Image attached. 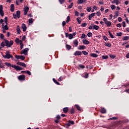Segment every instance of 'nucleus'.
Returning a JSON list of instances; mask_svg holds the SVG:
<instances>
[{"mask_svg": "<svg viewBox=\"0 0 129 129\" xmlns=\"http://www.w3.org/2000/svg\"><path fill=\"white\" fill-rule=\"evenodd\" d=\"M91 57H93V58H97L98 57V55L96 53H91L90 54Z\"/></svg>", "mask_w": 129, "mask_h": 129, "instance_id": "24", "label": "nucleus"}, {"mask_svg": "<svg viewBox=\"0 0 129 129\" xmlns=\"http://www.w3.org/2000/svg\"><path fill=\"white\" fill-rule=\"evenodd\" d=\"M83 43L85 45H88L89 44L90 42L86 39H84L83 40Z\"/></svg>", "mask_w": 129, "mask_h": 129, "instance_id": "23", "label": "nucleus"}, {"mask_svg": "<svg viewBox=\"0 0 129 129\" xmlns=\"http://www.w3.org/2000/svg\"><path fill=\"white\" fill-rule=\"evenodd\" d=\"M103 21H104L107 27H110L111 26V22L110 21H107V19L106 18H104Z\"/></svg>", "mask_w": 129, "mask_h": 129, "instance_id": "6", "label": "nucleus"}, {"mask_svg": "<svg viewBox=\"0 0 129 129\" xmlns=\"http://www.w3.org/2000/svg\"><path fill=\"white\" fill-rule=\"evenodd\" d=\"M75 16H76V17H78V16H79V12L77 11H75Z\"/></svg>", "mask_w": 129, "mask_h": 129, "instance_id": "58", "label": "nucleus"}, {"mask_svg": "<svg viewBox=\"0 0 129 129\" xmlns=\"http://www.w3.org/2000/svg\"><path fill=\"white\" fill-rule=\"evenodd\" d=\"M1 47H2V48H4V47H5V46L6 45V43H5V42H3L1 43Z\"/></svg>", "mask_w": 129, "mask_h": 129, "instance_id": "53", "label": "nucleus"}, {"mask_svg": "<svg viewBox=\"0 0 129 129\" xmlns=\"http://www.w3.org/2000/svg\"><path fill=\"white\" fill-rule=\"evenodd\" d=\"M18 79L21 81H24L26 79V76L25 75H20L18 77Z\"/></svg>", "mask_w": 129, "mask_h": 129, "instance_id": "12", "label": "nucleus"}, {"mask_svg": "<svg viewBox=\"0 0 129 129\" xmlns=\"http://www.w3.org/2000/svg\"><path fill=\"white\" fill-rule=\"evenodd\" d=\"M73 43H74V45L75 47H78V44L79 42H78V40H76L75 41H73Z\"/></svg>", "mask_w": 129, "mask_h": 129, "instance_id": "22", "label": "nucleus"}, {"mask_svg": "<svg viewBox=\"0 0 129 129\" xmlns=\"http://www.w3.org/2000/svg\"><path fill=\"white\" fill-rule=\"evenodd\" d=\"M118 16V12L117 11L115 13V15H114L113 17L114 18V19H116V18H117Z\"/></svg>", "mask_w": 129, "mask_h": 129, "instance_id": "40", "label": "nucleus"}, {"mask_svg": "<svg viewBox=\"0 0 129 129\" xmlns=\"http://www.w3.org/2000/svg\"><path fill=\"white\" fill-rule=\"evenodd\" d=\"M99 5H103L104 3L103 1H99Z\"/></svg>", "mask_w": 129, "mask_h": 129, "instance_id": "62", "label": "nucleus"}, {"mask_svg": "<svg viewBox=\"0 0 129 129\" xmlns=\"http://www.w3.org/2000/svg\"><path fill=\"white\" fill-rule=\"evenodd\" d=\"M70 113L71 114H74L75 113V109L73 107L70 109Z\"/></svg>", "mask_w": 129, "mask_h": 129, "instance_id": "27", "label": "nucleus"}, {"mask_svg": "<svg viewBox=\"0 0 129 129\" xmlns=\"http://www.w3.org/2000/svg\"><path fill=\"white\" fill-rule=\"evenodd\" d=\"M79 68H81V69H84V68H85V66L83 64H80L79 66Z\"/></svg>", "mask_w": 129, "mask_h": 129, "instance_id": "41", "label": "nucleus"}, {"mask_svg": "<svg viewBox=\"0 0 129 129\" xmlns=\"http://www.w3.org/2000/svg\"><path fill=\"white\" fill-rule=\"evenodd\" d=\"M5 44L6 47H12V46L14 45V41L13 40H11L10 41H9V40H6Z\"/></svg>", "mask_w": 129, "mask_h": 129, "instance_id": "5", "label": "nucleus"}, {"mask_svg": "<svg viewBox=\"0 0 129 129\" xmlns=\"http://www.w3.org/2000/svg\"><path fill=\"white\" fill-rule=\"evenodd\" d=\"M70 21V16H68L67 17V20H66V23H69Z\"/></svg>", "mask_w": 129, "mask_h": 129, "instance_id": "47", "label": "nucleus"}, {"mask_svg": "<svg viewBox=\"0 0 129 129\" xmlns=\"http://www.w3.org/2000/svg\"><path fill=\"white\" fill-rule=\"evenodd\" d=\"M100 111L101 113H106V109L104 108H101Z\"/></svg>", "mask_w": 129, "mask_h": 129, "instance_id": "20", "label": "nucleus"}, {"mask_svg": "<svg viewBox=\"0 0 129 129\" xmlns=\"http://www.w3.org/2000/svg\"><path fill=\"white\" fill-rule=\"evenodd\" d=\"M75 107H76L77 110H79V111H81V107L77 104L75 105Z\"/></svg>", "mask_w": 129, "mask_h": 129, "instance_id": "30", "label": "nucleus"}, {"mask_svg": "<svg viewBox=\"0 0 129 129\" xmlns=\"http://www.w3.org/2000/svg\"><path fill=\"white\" fill-rule=\"evenodd\" d=\"M129 39V37L128 36H125L123 37L122 40L123 41H127V40Z\"/></svg>", "mask_w": 129, "mask_h": 129, "instance_id": "38", "label": "nucleus"}, {"mask_svg": "<svg viewBox=\"0 0 129 129\" xmlns=\"http://www.w3.org/2000/svg\"><path fill=\"white\" fill-rule=\"evenodd\" d=\"M93 29H94V30H98L99 29V26H98L97 25H94Z\"/></svg>", "mask_w": 129, "mask_h": 129, "instance_id": "39", "label": "nucleus"}, {"mask_svg": "<svg viewBox=\"0 0 129 129\" xmlns=\"http://www.w3.org/2000/svg\"><path fill=\"white\" fill-rule=\"evenodd\" d=\"M108 34L110 38H111L112 39H113V38H114V36H113V35H112L111 32H110L109 31H108Z\"/></svg>", "mask_w": 129, "mask_h": 129, "instance_id": "35", "label": "nucleus"}, {"mask_svg": "<svg viewBox=\"0 0 129 129\" xmlns=\"http://www.w3.org/2000/svg\"><path fill=\"white\" fill-rule=\"evenodd\" d=\"M88 76H89V75H88V73H86L85 76H84V77L85 78H88Z\"/></svg>", "mask_w": 129, "mask_h": 129, "instance_id": "64", "label": "nucleus"}, {"mask_svg": "<svg viewBox=\"0 0 129 129\" xmlns=\"http://www.w3.org/2000/svg\"><path fill=\"white\" fill-rule=\"evenodd\" d=\"M25 73H27V74H28V75H31V72H30L29 71H25Z\"/></svg>", "mask_w": 129, "mask_h": 129, "instance_id": "59", "label": "nucleus"}, {"mask_svg": "<svg viewBox=\"0 0 129 129\" xmlns=\"http://www.w3.org/2000/svg\"><path fill=\"white\" fill-rule=\"evenodd\" d=\"M29 7L28 6H25L24 9V16H26V15L28 14V12H29Z\"/></svg>", "mask_w": 129, "mask_h": 129, "instance_id": "9", "label": "nucleus"}, {"mask_svg": "<svg viewBox=\"0 0 129 129\" xmlns=\"http://www.w3.org/2000/svg\"><path fill=\"white\" fill-rule=\"evenodd\" d=\"M73 7V3H71V4L68 7V9H72Z\"/></svg>", "mask_w": 129, "mask_h": 129, "instance_id": "48", "label": "nucleus"}, {"mask_svg": "<svg viewBox=\"0 0 129 129\" xmlns=\"http://www.w3.org/2000/svg\"><path fill=\"white\" fill-rule=\"evenodd\" d=\"M77 3L79 5L83 4V3H86V0H78Z\"/></svg>", "mask_w": 129, "mask_h": 129, "instance_id": "25", "label": "nucleus"}, {"mask_svg": "<svg viewBox=\"0 0 129 129\" xmlns=\"http://www.w3.org/2000/svg\"><path fill=\"white\" fill-rule=\"evenodd\" d=\"M15 42L16 44H20V49L24 48V44H23V41L22 40H20L18 38H17L15 40Z\"/></svg>", "mask_w": 129, "mask_h": 129, "instance_id": "3", "label": "nucleus"}, {"mask_svg": "<svg viewBox=\"0 0 129 129\" xmlns=\"http://www.w3.org/2000/svg\"><path fill=\"white\" fill-rule=\"evenodd\" d=\"M91 7H88L87 8V12H88L89 13L91 11Z\"/></svg>", "mask_w": 129, "mask_h": 129, "instance_id": "50", "label": "nucleus"}, {"mask_svg": "<svg viewBox=\"0 0 129 129\" xmlns=\"http://www.w3.org/2000/svg\"><path fill=\"white\" fill-rule=\"evenodd\" d=\"M87 36H88V37H92V33H91V32H89V33L87 34Z\"/></svg>", "mask_w": 129, "mask_h": 129, "instance_id": "54", "label": "nucleus"}, {"mask_svg": "<svg viewBox=\"0 0 129 129\" xmlns=\"http://www.w3.org/2000/svg\"><path fill=\"white\" fill-rule=\"evenodd\" d=\"M64 79V77H60L58 79V81L61 82L62 81V80H63Z\"/></svg>", "mask_w": 129, "mask_h": 129, "instance_id": "46", "label": "nucleus"}, {"mask_svg": "<svg viewBox=\"0 0 129 129\" xmlns=\"http://www.w3.org/2000/svg\"><path fill=\"white\" fill-rule=\"evenodd\" d=\"M0 68H5V66H4V63H3V61L1 60H0Z\"/></svg>", "mask_w": 129, "mask_h": 129, "instance_id": "34", "label": "nucleus"}, {"mask_svg": "<svg viewBox=\"0 0 129 129\" xmlns=\"http://www.w3.org/2000/svg\"><path fill=\"white\" fill-rule=\"evenodd\" d=\"M116 27L118 28H121V24L120 23H118L116 25Z\"/></svg>", "mask_w": 129, "mask_h": 129, "instance_id": "60", "label": "nucleus"}, {"mask_svg": "<svg viewBox=\"0 0 129 129\" xmlns=\"http://www.w3.org/2000/svg\"><path fill=\"white\" fill-rule=\"evenodd\" d=\"M2 56L5 59H11V58L14 59V56H13L9 51H7L5 53V55L2 54Z\"/></svg>", "mask_w": 129, "mask_h": 129, "instance_id": "2", "label": "nucleus"}, {"mask_svg": "<svg viewBox=\"0 0 129 129\" xmlns=\"http://www.w3.org/2000/svg\"><path fill=\"white\" fill-rule=\"evenodd\" d=\"M4 7L3 5L0 6V15L2 17H4L5 16V13H4Z\"/></svg>", "mask_w": 129, "mask_h": 129, "instance_id": "7", "label": "nucleus"}, {"mask_svg": "<svg viewBox=\"0 0 129 129\" xmlns=\"http://www.w3.org/2000/svg\"><path fill=\"white\" fill-rule=\"evenodd\" d=\"M105 46H106L107 47H111V44H110V43L105 42Z\"/></svg>", "mask_w": 129, "mask_h": 129, "instance_id": "37", "label": "nucleus"}, {"mask_svg": "<svg viewBox=\"0 0 129 129\" xmlns=\"http://www.w3.org/2000/svg\"><path fill=\"white\" fill-rule=\"evenodd\" d=\"M53 82H54V83H55V84H57V85H60V83H59L58 81H57V80H56V79H55L54 78H53L52 79Z\"/></svg>", "mask_w": 129, "mask_h": 129, "instance_id": "32", "label": "nucleus"}, {"mask_svg": "<svg viewBox=\"0 0 129 129\" xmlns=\"http://www.w3.org/2000/svg\"><path fill=\"white\" fill-rule=\"evenodd\" d=\"M59 3L60 5H63L64 3H65V0H58Z\"/></svg>", "mask_w": 129, "mask_h": 129, "instance_id": "43", "label": "nucleus"}, {"mask_svg": "<svg viewBox=\"0 0 129 129\" xmlns=\"http://www.w3.org/2000/svg\"><path fill=\"white\" fill-rule=\"evenodd\" d=\"M15 11V5L14 4H12L11 5V12L12 13Z\"/></svg>", "mask_w": 129, "mask_h": 129, "instance_id": "21", "label": "nucleus"}, {"mask_svg": "<svg viewBox=\"0 0 129 129\" xmlns=\"http://www.w3.org/2000/svg\"><path fill=\"white\" fill-rule=\"evenodd\" d=\"M71 124H74V121L69 120L68 123H67L66 125L68 126H70V125H71Z\"/></svg>", "mask_w": 129, "mask_h": 129, "instance_id": "14", "label": "nucleus"}, {"mask_svg": "<svg viewBox=\"0 0 129 129\" xmlns=\"http://www.w3.org/2000/svg\"><path fill=\"white\" fill-rule=\"evenodd\" d=\"M13 17L14 19L16 20V19H20L21 18V11H17L16 13H13Z\"/></svg>", "mask_w": 129, "mask_h": 129, "instance_id": "4", "label": "nucleus"}, {"mask_svg": "<svg viewBox=\"0 0 129 129\" xmlns=\"http://www.w3.org/2000/svg\"><path fill=\"white\" fill-rule=\"evenodd\" d=\"M110 8H111V10H115L116 7H115V5H112L110 6Z\"/></svg>", "mask_w": 129, "mask_h": 129, "instance_id": "45", "label": "nucleus"}, {"mask_svg": "<svg viewBox=\"0 0 129 129\" xmlns=\"http://www.w3.org/2000/svg\"><path fill=\"white\" fill-rule=\"evenodd\" d=\"M118 22H120L122 21V19L121 18V17H118Z\"/></svg>", "mask_w": 129, "mask_h": 129, "instance_id": "63", "label": "nucleus"}, {"mask_svg": "<svg viewBox=\"0 0 129 129\" xmlns=\"http://www.w3.org/2000/svg\"><path fill=\"white\" fill-rule=\"evenodd\" d=\"M109 119L110 120H115L117 119V117H112L111 118H110Z\"/></svg>", "mask_w": 129, "mask_h": 129, "instance_id": "44", "label": "nucleus"}, {"mask_svg": "<svg viewBox=\"0 0 129 129\" xmlns=\"http://www.w3.org/2000/svg\"><path fill=\"white\" fill-rule=\"evenodd\" d=\"M86 38H87V36L85 35V34L83 33L81 36V39H86Z\"/></svg>", "mask_w": 129, "mask_h": 129, "instance_id": "33", "label": "nucleus"}, {"mask_svg": "<svg viewBox=\"0 0 129 129\" xmlns=\"http://www.w3.org/2000/svg\"><path fill=\"white\" fill-rule=\"evenodd\" d=\"M17 65H20V66H22V67H26V64L24 62H17Z\"/></svg>", "mask_w": 129, "mask_h": 129, "instance_id": "17", "label": "nucleus"}, {"mask_svg": "<svg viewBox=\"0 0 129 129\" xmlns=\"http://www.w3.org/2000/svg\"><path fill=\"white\" fill-rule=\"evenodd\" d=\"M28 22L29 24H33V18L29 19Z\"/></svg>", "mask_w": 129, "mask_h": 129, "instance_id": "55", "label": "nucleus"}, {"mask_svg": "<svg viewBox=\"0 0 129 129\" xmlns=\"http://www.w3.org/2000/svg\"><path fill=\"white\" fill-rule=\"evenodd\" d=\"M87 26V23H84L81 24V27H84Z\"/></svg>", "mask_w": 129, "mask_h": 129, "instance_id": "52", "label": "nucleus"}, {"mask_svg": "<svg viewBox=\"0 0 129 129\" xmlns=\"http://www.w3.org/2000/svg\"><path fill=\"white\" fill-rule=\"evenodd\" d=\"M66 48H67V50H70V49H71V48H72V46H71V45H70L69 44H67L66 45Z\"/></svg>", "mask_w": 129, "mask_h": 129, "instance_id": "36", "label": "nucleus"}, {"mask_svg": "<svg viewBox=\"0 0 129 129\" xmlns=\"http://www.w3.org/2000/svg\"><path fill=\"white\" fill-rule=\"evenodd\" d=\"M62 110L64 112V113H67L68 111H69V107H64L62 109Z\"/></svg>", "mask_w": 129, "mask_h": 129, "instance_id": "16", "label": "nucleus"}, {"mask_svg": "<svg viewBox=\"0 0 129 129\" xmlns=\"http://www.w3.org/2000/svg\"><path fill=\"white\" fill-rule=\"evenodd\" d=\"M82 53L84 55H88V52H87L86 51H83Z\"/></svg>", "mask_w": 129, "mask_h": 129, "instance_id": "56", "label": "nucleus"}, {"mask_svg": "<svg viewBox=\"0 0 129 129\" xmlns=\"http://www.w3.org/2000/svg\"><path fill=\"white\" fill-rule=\"evenodd\" d=\"M74 55L75 56H81V55H82V52H81V51H76Z\"/></svg>", "mask_w": 129, "mask_h": 129, "instance_id": "13", "label": "nucleus"}, {"mask_svg": "<svg viewBox=\"0 0 129 129\" xmlns=\"http://www.w3.org/2000/svg\"><path fill=\"white\" fill-rule=\"evenodd\" d=\"M5 23L6 24H8V17H5Z\"/></svg>", "mask_w": 129, "mask_h": 129, "instance_id": "61", "label": "nucleus"}, {"mask_svg": "<svg viewBox=\"0 0 129 129\" xmlns=\"http://www.w3.org/2000/svg\"><path fill=\"white\" fill-rule=\"evenodd\" d=\"M17 34H21V29H20V26L18 25L17 27Z\"/></svg>", "mask_w": 129, "mask_h": 129, "instance_id": "31", "label": "nucleus"}, {"mask_svg": "<svg viewBox=\"0 0 129 129\" xmlns=\"http://www.w3.org/2000/svg\"><path fill=\"white\" fill-rule=\"evenodd\" d=\"M3 28L4 29L8 31V30H9V27H8V24H6V25L4 27V24H3Z\"/></svg>", "mask_w": 129, "mask_h": 129, "instance_id": "29", "label": "nucleus"}, {"mask_svg": "<svg viewBox=\"0 0 129 129\" xmlns=\"http://www.w3.org/2000/svg\"><path fill=\"white\" fill-rule=\"evenodd\" d=\"M109 57L112 58V59H114L115 58V55L112 54H109Z\"/></svg>", "mask_w": 129, "mask_h": 129, "instance_id": "57", "label": "nucleus"}, {"mask_svg": "<svg viewBox=\"0 0 129 129\" xmlns=\"http://www.w3.org/2000/svg\"><path fill=\"white\" fill-rule=\"evenodd\" d=\"M22 29L23 32H26V31H27V26H26V25L24 23L22 24Z\"/></svg>", "mask_w": 129, "mask_h": 129, "instance_id": "19", "label": "nucleus"}, {"mask_svg": "<svg viewBox=\"0 0 129 129\" xmlns=\"http://www.w3.org/2000/svg\"><path fill=\"white\" fill-rule=\"evenodd\" d=\"M95 15H96L95 13H93L91 14L89 16V20L90 21H91V19H92V18H93V17H94L95 16Z\"/></svg>", "mask_w": 129, "mask_h": 129, "instance_id": "15", "label": "nucleus"}, {"mask_svg": "<svg viewBox=\"0 0 129 129\" xmlns=\"http://www.w3.org/2000/svg\"><path fill=\"white\" fill-rule=\"evenodd\" d=\"M15 58L16 59H21V60H22V61H24V60H25V57L24 56V55H15Z\"/></svg>", "mask_w": 129, "mask_h": 129, "instance_id": "8", "label": "nucleus"}, {"mask_svg": "<svg viewBox=\"0 0 129 129\" xmlns=\"http://www.w3.org/2000/svg\"><path fill=\"white\" fill-rule=\"evenodd\" d=\"M102 59H108V56L107 55H103L102 56Z\"/></svg>", "mask_w": 129, "mask_h": 129, "instance_id": "51", "label": "nucleus"}, {"mask_svg": "<svg viewBox=\"0 0 129 129\" xmlns=\"http://www.w3.org/2000/svg\"><path fill=\"white\" fill-rule=\"evenodd\" d=\"M5 64L6 66H8V67H12V68H15L16 70H19V71L23 70V68L22 67H19L18 66L12 65L11 63L6 62Z\"/></svg>", "mask_w": 129, "mask_h": 129, "instance_id": "1", "label": "nucleus"}, {"mask_svg": "<svg viewBox=\"0 0 129 129\" xmlns=\"http://www.w3.org/2000/svg\"><path fill=\"white\" fill-rule=\"evenodd\" d=\"M102 37L105 41H108V38H107V37H106V36L104 35L102 36Z\"/></svg>", "mask_w": 129, "mask_h": 129, "instance_id": "42", "label": "nucleus"}, {"mask_svg": "<svg viewBox=\"0 0 129 129\" xmlns=\"http://www.w3.org/2000/svg\"><path fill=\"white\" fill-rule=\"evenodd\" d=\"M65 36H66V38L69 37L70 40H72V39H73V38H74L73 35H72V34H69L68 33H66Z\"/></svg>", "mask_w": 129, "mask_h": 129, "instance_id": "10", "label": "nucleus"}, {"mask_svg": "<svg viewBox=\"0 0 129 129\" xmlns=\"http://www.w3.org/2000/svg\"><path fill=\"white\" fill-rule=\"evenodd\" d=\"M86 46L85 45H80L78 48V50H83V49H86Z\"/></svg>", "mask_w": 129, "mask_h": 129, "instance_id": "18", "label": "nucleus"}, {"mask_svg": "<svg viewBox=\"0 0 129 129\" xmlns=\"http://www.w3.org/2000/svg\"><path fill=\"white\" fill-rule=\"evenodd\" d=\"M28 51H29V48H26L22 51L21 54H24V55H27Z\"/></svg>", "mask_w": 129, "mask_h": 129, "instance_id": "11", "label": "nucleus"}, {"mask_svg": "<svg viewBox=\"0 0 129 129\" xmlns=\"http://www.w3.org/2000/svg\"><path fill=\"white\" fill-rule=\"evenodd\" d=\"M77 21L78 24H81V22H82V19H81V18L78 17L77 18Z\"/></svg>", "mask_w": 129, "mask_h": 129, "instance_id": "28", "label": "nucleus"}, {"mask_svg": "<svg viewBox=\"0 0 129 129\" xmlns=\"http://www.w3.org/2000/svg\"><path fill=\"white\" fill-rule=\"evenodd\" d=\"M122 35V33L121 32H119L116 33V36H117V37H121Z\"/></svg>", "mask_w": 129, "mask_h": 129, "instance_id": "49", "label": "nucleus"}, {"mask_svg": "<svg viewBox=\"0 0 129 129\" xmlns=\"http://www.w3.org/2000/svg\"><path fill=\"white\" fill-rule=\"evenodd\" d=\"M112 4H115V5H117L119 4V1L118 0H113L112 1Z\"/></svg>", "mask_w": 129, "mask_h": 129, "instance_id": "26", "label": "nucleus"}]
</instances>
